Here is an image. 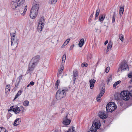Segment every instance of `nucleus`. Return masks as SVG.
Returning <instances> with one entry per match:
<instances>
[{
    "mask_svg": "<svg viewBox=\"0 0 132 132\" xmlns=\"http://www.w3.org/2000/svg\"><path fill=\"white\" fill-rule=\"evenodd\" d=\"M40 56L37 55L33 57L31 59L30 62L37 65L39 60Z\"/></svg>",
    "mask_w": 132,
    "mask_h": 132,
    "instance_id": "f8f14e48",
    "label": "nucleus"
},
{
    "mask_svg": "<svg viewBox=\"0 0 132 132\" xmlns=\"http://www.w3.org/2000/svg\"><path fill=\"white\" fill-rule=\"evenodd\" d=\"M100 13V9L98 8L96 11V13L95 14V17H97Z\"/></svg>",
    "mask_w": 132,
    "mask_h": 132,
    "instance_id": "e433bc0d",
    "label": "nucleus"
},
{
    "mask_svg": "<svg viewBox=\"0 0 132 132\" xmlns=\"http://www.w3.org/2000/svg\"><path fill=\"white\" fill-rule=\"evenodd\" d=\"M6 130L3 127H0V132H6Z\"/></svg>",
    "mask_w": 132,
    "mask_h": 132,
    "instance_id": "2f4dec72",
    "label": "nucleus"
},
{
    "mask_svg": "<svg viewBox=\"0 0 132 132\" xmlns=\"http://www.w3.org/2000/svg\"><path fill=\"white\" fill-rule=\"evenodd\" d=\"M30 85V84H29L28 85H27V87H29V86Z\"/></svg>",
    "mask_w": 132,
    "mask_h": 132,
    "instance_id": "e2e57ef3",
    "label": "nucleus"
},
{
    "mask_svg": "<svg viewBox=\"0 0 132 132\" xmlns=\"http://www.w3.org/2000/svg\"><path fill=\"white\" fill-rule=\"evenodd\" d=\"M129 82L130 84H131L132 83V79L130 80Z\"/></svg>",
    "mask_w": 132,
    "mask_h": 132,
    "instance_id": "052dcab7",
    "label": "nucleus"
},
{
    "mask_svg": "<svg viewBox=\"0 0 132 132\" xmlns=\"http://www.w3.org/2000/svg\"><path fill=\"white\" fill-rule=\"evenodd\" d=\"M105 15L104 14L100 15L99 17V19L100 21L102 23L105 18Z\"/></svg>",
    "mask_w": 132,
    "mask_h": 132,
    "instance_id": "aec40b11",
    "label": "nucleus"
},
{
    "mask_svg": "<svg viewBox=\"0 0 132 132\" xmlns=\"http://www.w3.org/2000/svg\"><path fill=\"white\" fill-rule=\"evenodd\" d=\"M39 8V6L38 4L34 3L33 4L30 14L31 18L34 19L36 17L38 14Z\"/></svg>",
    "mask_w": 132,
    "mask_h": 132,
    "instance_id": "f257e3e1",
    "label": "nucleus"
},
{
    "mask_svg": "<svg viewBox=\"0 0 132 132\" xmlns=\"http://www.w3.org/2000/svg\"><path fill=\"white\" fill-rule=\"evenodd\" d=\"M35 82L32 81H31L30 82V84L31 85V86H33Z\"/></svg>",
    "mask_w": 132,
    "mask_h": 132,
    "instance_id": "864d4df0",
    "label": "nucleus"
},
{
    "mask_svg": "<svg viewBox=\"0 0 132 132\" xmlns=\"http://www.w3.org/2000/svg\"><path fill=\"white\" fill-rule=\"evenodd\" d=\"M66 58V55L65 54H64L63 55L62 58V65L64 64L65 60Z\"/></svg>",
    "mask_w": 132,
    "mask_h": 132,
    "instance_id": "cd10ccee",
    "label": "nucleus"
},
{
    "mask_svg": "<svg viewBox=\"0 0 132 132\" xmlns=\"http://www.w3.org/2000/svg\"><path fill=\"white\" fill-rule=\"evenodd\" d=\"M98 116L101 119H105L108 117V115L104 111H100L98 113Z\"/></svg>",
    "mask_w": 132,
    "mask_h": 132,
    "instance_id": "9d476101",
    "label": "nucleus"
},
{
    "mask_svg": "<svg viewBox=\"0 0 132 132\" xmlns=\"http://www.w3.org/2000/svg\"><path fill=\"white\" fill-rule=\"evenodd\" d=\"M24 108H10L8 111H13L15 114L21 113L24 112Z\"/></svg>",
    "mask_w": 132,
    "mask_h": 132,
    "instance_id": "0eeeda50",
    "label": "nucleus"
},
{
    "mask_svg": "<svg viewBox=\"0 0 132 132\" xmlns=\"http://www.w3.org/2000/svg\"><path fill=\"white\" fill-rule=\"evenodd\" d=\"M70 39L69 38L67 39L64 42L62 46H61V48H62L64 47L67 45L70 41Z\"/></svg>",
    "mask_w": 132,
    "mask_h": 132,
    "instance_id": "bb28decb",
    "label": "nucleus"
},
{
    "mask_svg": "<svg viewBox=\"0 0 132 132\" xmlns=\"http://www.w3.org/2000/svg\"><path fill=\"white\" fill-rule=\"evenodd\" d=\"M57 0H50L48 1V4L50 5L55 4L57 2Z\"/></svg>",
    "mask_w": 132,
    "mask_h": 132,
    "instance_id": "393cba45",
    "label": "nucleus"
},
{
    "mask_svg": "<svg viewBox=\"0 0 132 132\" xmlns=\"http://www.w3.org/2000/svg\"><path fill=\"white\" fill-rule=\"evenodd\" d=\"M104 121V122H105V120Z\"/></svg>",
    "mask_w": 132,
    "mask_h": 132,
    "instance_id": "69168bd1",
    "label": "nucleus"
},
{
    "mask_svg": "<svg viewBox=\"0 0 132 132\" xmlns=\"http://www.w3.org/2000/svg\"><path fill=\"white\" fill-rule=\"evenodd\" d=\"M96 31H97V30H98V29H96Z\"/></svg>",
    "mask_w": 132,
    "mask_h": 132,
    "instance_id": "338daca9",
    "label": "nucleus"
},
{
    "mask_svg": "<svg viewBox=\"0 0 132 132\" xmlns=\"http://www.w3.org/2000/svg\"><path fill=\"white\" fill-rule=\"evenodd\" d=\"M97 101L98 102H100L101 101V98L97 97L96 98Z\"/></svg>",
    "mask_w": 132,
    "mask_h": 132,
    "instance_id": "09e8293b",
    "label": "nucleus"
},
{
    "mask_svg": "<svg viewBox=\"0 0 132 132\" xmlns=\"http://www.w3.org/2000/svg\"><path fill=\"white\" fill-rule=\"evenodd\" d=\"M93 14H92L90 16V19H92L93 17Z\"/></svg>",
    "mask_w": 132,
    "mask_h": 132,
    "instance_id": "5fc2aeb1",
    "label": "nucleus"
},
{
    "mask_svg": "<svg viewBox=\"0 0 132 132\" xmlns=\"http://www.w3.org/2000/svg\"><path fill=\"white\" fill-rule=\"evenodd\" d=\"M128 77L131 78L132 77V72H130L128 74Z\"/></svg>",
    "mask_w": 132,
    "mask_h": 132,
    "instance_id": "de8ad7c7",
    "label": "nucleus"
},
{
    "mask_svg": "<svg viewBox=\"0 0 132 132\" xmlns=\"http://www.w3.org/2000/svg\"><path fill=\"white\" fill-rule=\"evenodd\" d=\"M84 42V39L83 38L81 39L78 44L79 46L80 47H82Z\"/></svg>",
    "mask_w": 132,
    "mask_h": 132,
    "instance_id": "4be33fe9",
    "label": "nucleus"
},
{
    "mask_svg": "<svg viewBox=\"0 0 132 132\" xmlns=\"http://www.w3.org/2000/svg\"><path fill=\"white\" fill-rule=\"evenodd\" d=\"M129 69V68L126 61L124 60L121 63L118 69V72H119L120 70H121V72H122L126 70H128Z\"/></svg>",
    "mask_w": 132,
    "mask_h": 132,
    "instance_id": "7ed1b4c3",
    "label": "nucleus"
},
{
    "mask_svg": "<svg viewBox=\"0 0 132 132\" xmlns=\"http://www.w3.org/2000/svg\"><path fill=\"white\" fill-rule=\"evenodd\" d=\"M106 107H117V105L114 102H111L107 104Z\"/></svg>",
    "mask_w": 132,
    "mask_h": 132,
    "instance_id": "f3484780",
    "label": "nucleus"
},
{
    "mask_svg": "<svg viewBox=\"0 0 132 132\" xmlns=\"http://www.w3.org/2000/svg\"><path fill=\"white\" fill-rule=\"evenodd\" d=\"M110 69V67H108L105 69V71L106 73H108L109 70Z\"/></svg>",
    "mask_w": 132,
    "mask_h": 132,
    "instance_id": "49530a36",
    "label": "nucleus"
},
{
    "mask_svg": "<svg viewBox=\"0 0 132 132\" xmlns=\"http://www.w3.org/2000/svg\"><path fill=\"white\" fill-rule=\"evenodd\" d=\"M44 26V25H41L38 24V30L39 32H40L42 30V28Z\"/></svg>",
    "mask_w": 132,
    "mask_h": 132,
    "instance_id": "b1692460",
    "label": "nucleus"
},
{
    "mask_svg": "<svg viewBox=\"0 0 132 132\" xmlns=\"http://www.w3.org/2000/svg\"><path fill=\"white\" fill-rule=\"evenodd\" d=\"M128 91H123L122 92L120 95V97L125 101H127L130 98L128 94Z\"/></svg>",
    "mask_w": 132,
    "mask_h": 132,
    "instance_id": "39448f33",
    "label": "nucleus"
},
{
    "mask_svg": "<svg viewBox=\"0 0 132 132\" xmlns=\"http://www.w3.org/2000/svg\"><path fill=\"white\" fill-rule=\"evenodd\" d=\"M64 110V108H63L62 109V111H63Z\"/></svg>",
    "mask_w": 132,
    "mask_h": 132,
    "instance_id": "680f3d73",
    "label": "nucleus"
},
{
    "mask_svg": "<svg viewBox=\"0 0 132 132\" xmlns=\"http://www.w3.org/2000/svg\"><path fill=\"white\" fill-rule=\"evenodd\" d=\"M119 39L122 42L123 41V36L122 34H121L119 36Z\"/></svg>",
    "mask_w": 132,
    "mask_h": 132,
    "instance_id": "4c0bfd02",
    "label": "nucleus"
},
{
    "mask_svg": "<svg viewBox=\"0 0 132 132\" xmlns=\"http://www.w3.org/2000/svg\"><path fill=\"white\" fill-rule=\"evenodd\" d=\"M19 1L17 0L16 1H11L10 3V6L13 9H15L16 8L18 7L20 5V3H19Z\"/></svg>",
    "mask_w": 132,
    "mask_h": 132,
    "instance_id": "6e6552de",
    "label": "nucleus"
},
{
    "mask_svg": "<svg viewBox=\"0 0 132 132\" xmlns=\"http://www.w3.org/2000/svg\"><path fill=\"white\" fill-rule=\"evenodd\" d=\"M68 114H67L65 118H64V120L62 122L65 125H69L71 122V120L68 118Z\"/></svg>",
    "mask_w": 132,
    "mask_h": 132,
    "instance_id": "ddd939ff",
    "label": "nucleus"
},
{
    "mask_svg": "<svg viewBox=\"0 0 132 132\" xmlns=\"http://www.w3.org/2000/svg\"><path fill=\"white\" fill-rule=\"evenodd\" d=\"M12 114L10 113H8L7 115V118L9 119L12 116Z\"/></svg>",
    "mask_w": 132,
    "mask_h": 132,
    "instance_id": "37998d69",
    "label": "nucleus"
},
{
    "mask_svg": "<svg viewBox=\"0 0 132 132\" xmlns=\"http://www.w3.org/2000/svg\"><path fill=\"white\" fill-rule=\"evenodd\" d=\"M74 46V45L73 44V45H72L70 47V50L72 49L73 48Z\"/></svg>",
    "mask_w": 132,
    "mask_h": 132,
    "instance_id": "603ef678",
    "label": "nucleus"
},
{
    "mask_svg": "<svg viewBox=\"0 0 132 132\" xmlns=\"http://www.w3.org/2000/svg\"><path fill=\"white\" fill-rule=\"evenodd\" d=\"M27 9V5H26L24 7L22 6L19 9L18 12H19L21 15L22 16L24 15Z\"/></svg>",
    "mask_w": 132,
    "mask_h": 132,
    "instance_id": "1a4fd4ad",
    "label": "nucleus"
},
{
    "mask_svg": "<svg viewBox=\"0 0 132 132\" xmlns=\"http://www.w3.org/2000/svg\"><path fill=\"white\" fill-rule=\"evenodd\" d=\"M105 88H104L103 87H102V89L101 91H100V93L98 95L97 97H100L101 98V97H102L103 95L104 94L105 92Z\"/></svg>",
    "mask_w": 132,
    "mask_h": 132,
    "instance_id": "6ab92c4d",
    "label": "nucleus"
},
{
    "mask_svg": "<svg viewBox=\"0 0 132 132\" xmlns=\"http://www.w3.org/2000/svg\"><path fill=\"white\" fill-rule=\"evenodd\" d=\"M108 42V40H106L105 42L104 43V44L105 45H106V44H107Z\"/></svg>",
    "mask_w": 132,
    "mask_h": 132,
    "instance_id": "4d7b16f0",
    "label": "nucleus"
},
{
    "mask_svg": "<svg viewBox=\"0 0 132 132\" xmlns=\"http://www.w3.org/2000/svg\"><path fill=\"white\" fill-rule=\"evenodd\" d=\"M106 111L108 112H112L113 111L115 110L117 108H113L114 109H113V108H112L111 109V108H105Z\"/></svg>",
    "mask_w": 132,
    "mask_h": 132,
    "instance_id": "5701e85b",
    "label": "nucleus"
},
{
    "mask_svg": "<svg viewBox=\"0 0 132 132\" xmlns=\"http://www.w3.org/2000/svg\"><path fill=\"white\" fill-rule=\"evenodd\" d=\"M100 123L99 122L96 121L94 122L91 127L92 129L88 132H95L100 127Z\"/></svg>",
    "mask_w": 132,
    "mask_h": 132,
    "instance_id": "20e7f679",
    "label": "nucleus"
},
{
    "mask_svg": "<svg viewBox=\"0 0 132 132\" xmlns=\"http://www.w3.org/2000/svg\"><path fill=\"white\" fill-rule=\"evenodd\" d=\"M29 104V102L28 101H25L23 102V105L25 106H28Z\"/></svg>",
    "mask_w": 132,
    "mask_h": 132,
    "instance_id": "72a5a7b5",
    "label": "nucleus"
},
{
    "mask_svg": "<svg viewBox=\"0 0 132 132\" xmlns=\"http://www.w3.org/2000/svg\"><path fill=\"white\" fill-rule=\"evenodd\" d=\"M18 1H19V3H20V6L23 4L25 0H17Z\"/></svg>",
    "mask_w": 132,
    "mask_h": 132,
    "instance_id": "58836bf2",
    "label": "nucleus"
},
{
    "mask_svg": "<svg viewBox=\"0 0 132 132\" xmlns=\"http://www.w3.org/2000/svg\"><path fill=\"white\" fill-rule=\"evenodd\" d=\"M63 67H61V69L60 70H62V71H63Z\"/></svg>",
    "mask_w": 132,
    "mask_h": 132,
    "instance_id": "bf43d9fd",
    "label": "nucleus"
},
{
    "mask_svg": "<svg viewBox=\"0 0 132 132\" xmlns=\"http://www.w3.org/2000/svg\"><path fill=\"white\" fill-rule=\"evenodd\" d=\"M19 83V82H17V81H16L15 82L16 84L15 85V86L17 87L18 86Z\"/></svg>",
    "mask_w": 132,
    "mask_h": 132,
    "instance_id": "3c124183",
    "label": "nucleus"
},
{
    "mask_svg": "<svg viewBox=\"0 0 132 132\" xmlns=\"http://www.w3.org/2000/svg\"><path fill=\"white\" fill-rule=\"evenodd\" d=\"M121 82V81H118L115 83L113 85V87L114 88V87H116V86L117 85L120 84Z\"/></svg>",
    "mask_w": 132,
    "mask_h": 132,
    "instance_id": "f704fd0d",
    "label": "nucleus"
},
{
    "mask_svg": "<svg viewBox=\"0 0 132 132\" xmlns=\"http://www.w3.org/2000/svg\"><path fill=\"white\" fill-rule=\"evenodd\" d=\"M92 58V56L91 54H89L87 56V59L88 60L91 59Z\"/></svg>",
    "mask_w": 132,
    "mask_h": 132,
    "instance_id": "a18cd8bd",
    "label": "nucleus"
},
{
    "mask_svg": "<svg viewBox=\"0 0 132 132\" xmlns=\"http://www.w3.org/2000/svg\"><path fill=\"white\" fill-rule=\"evenodd\" d=\"M124 5H121L120 7L119 10V14L120 16L122 15L124 11Z\"/></svg>",
    "mask_w": 132,
    "mask_h": 132,
    "instance_id": "a211bd4d",
    "label": "nucleus"
},
{
    "mask_svg": "<svg viewBox=\"0 0 132 132\" xmlns=\"http://www.w3.org/2000/svg\"><path fill=\"white\" fill-rule=\"evenodd\" d=\"M64 132H67L66 131H65Z\"/></svg>",
    "mask_w": 132,
    "mask_h": 132,
    "instance_id": "774afa93",
    "label": "nucleus"
},
{
    "mask_svg": "<svg viewBox=\"0 0 132 132\" xmlns=\"http://www.w3.org/2000/svg\"><path fill=\"white\" fill-rule=\"evenodd\" d=\"M36 65V64L30 62L28 66V68L27 72V73H30L33 71Z\"/></svg>",
    "mask_w": 132,
    "mask_h": 132,
    "instance_id": "9b49d317",
    "label": "nucleus"
},
{
    "mask_svg": "<svg viewBox=\"0 0 132 132\" xmlns=\"http://www.w3.org/2000/svg\"><path fill=\"white\" fill-rule=\"evenodd\" d=\"M90 89H92L94 86V84L96 82V80L94 79H92L89 80Z\"/></svg>",
    "mask_w": 132,
    "mask_h": 132,
    "instance_id": "2eb2a0df",
    "label": "nucleus"
},
{
    "mask_svg": "<svg viewBox=\"0 0 132 132\" xmlns=\"http://www.w3.org/2000/svg\"><path fill=\"white\" fill-rule=\"evenodd\" d=\"M78 73L77 70H75L73 71V83L74 84L75 83V81L76 79H77V77H78Z\"/></svg>",
    "mask_w": 132,
    "mask_h": 132,
    "instance_id": "4468645a",
    "label": "nucleus"
},
{
    "mask_svg": "<svg viewBox=\"0 0 132 132\" xmlns=\"http://www.w3.org/2000/svg\"><path fill=\"white\" fill-rule=\"evenodd\" d=\"M44 21L45 20L43 17H41L39 20L38 24L41 25H44L43 24V23Z\"/></svg>",
    "mask_w": 132,
    "mask_h": 132,
    "instance_id": "a878e982",
    "label": "nucleus"
},
{
    "mask_svg": "<svg viewBox=\"0 0 132 132\" xmlns=\"http://www.w3.org/2000/svg\"><path fill=\"white\" fill-rule=\"evenodd\" d=\"M112 75H111L108 79L107 81V84L108 85H109V82L110 81H112Z\"/></svg>",
    "mask_w": 132,
    "mask_h": 132,
    "instance_id": "7c9ffc66",
    "label": "nucleus"
},
{
    "mask_svg": "<svg viewBox=\"0 0 132 132\" xmlns=\"http://www.w3.org/2000/svg\"><path fill=\"white\" fill-rule=\"evenodd\" d=\"M128 94L130 96V98L132 99V90H130Z\"/></svg>",
    "mask_w": 132,
    "mask_h": 132,
    "instance_id": "a19ab883",
    "label": "nucleus"
},
{
    "mask_svg": "<svg viewBox=\"0 0 132 132\" xmlns=\"http://www.w3.org/2000/svg\"><path fill=\"white\" fill-rule=\"evenodd\" d=\"M116 16L115 12L113 13V16L112 18V21L113 23H114L115 22V19Z\"/></svg>",
    "mask_w": 132,
    "mask_h": 132,
    "instance_id": "c85d7f7f",
    "label": "nucleus"
},
{
    "mask_svg": "<svg viewBox=\"0 0 132 132\" xmlns=\"http://www.w3.org/2000/svg\"><path fill=\"white\" fill-rule=\"evenodd\" d=\"M19 96L18 95H17L16 94V95L15 96V98L14 99V100H15Z\"/></svg>",
    "mask_w": 132,
    "mask_h": 132,
    "instance_id": "6e6d98bb",
    "label": "nucleus"
},
{
    "mask_svg": "<svg viewBox=\"0 0 132 132\" xmlns=\"http://www.w3.org/2000/svg\"><path fill=\"white\" fill-rule=\"evenodd\" d=\"M10 86L9 85H7L6 86V89H5V92L6 93V92H8V90L9 91H10V89H9V88L10 87Z\"/></svg>",
    "mask_w": 132,
    "mask_h": 132,
    "instance_id": "c9c22d12",
    "label": "nucleus"
},
{
    "mask_svg": "<svg viewBox=\"0 0 132 132\" xmlns=\"http://www.w3.org/2000/svg\"><path fill=\"white\" fill-rule=\"evenodd\" d=\"M11 36V45L12 46L15 44L17 46L18 44V40L17 39L14 38L15 34L14 33H10Z\"/></svg>",
    "mask_w": 132,
    "mask_h": 132,
    "instance_id": "423d86ee",
    "label": "nucleus"
},
{
    "mask_svg": "<svg viewBox=\"0 0 132 132\" xmlns=\"http://www.w3.org/2000/svg\"><path fill=\"white\" fill-rule=\"evenodd\" d=\"M84 65L86 67L87 66V63H85L84 64Z\"/></svg>",
    "mask_w": 132,
    "mask_h": 132,
    "instance_id": "13d9d810",
    "label": "nucleus"
},
{
    "mask_svg": "<svg viewBox=\"0 0 132 132\" xmlns=\"http://www.w3.org/2000/svg\"><path fill=\"white\" fill-rule=\"evenodd\" d=\"M56 100L55 98L53 99L51 102V104L52 105L54 104L56 102Z\"/></svg>",
    "mask_w": 132,
    "mask_h": 132,
    "instance_id": "ea45409f",
    "label": "nucleus"
},
{
    "mask_svg": "<svg viewBox=\"0 0 132 132\" xmlns=\"http://www.w3.org/2000/svg\"><path fill=\"white\" fill-rule=\"evenodd\" d=\"M75 127L72 126L71 128H69V129L68 130L66 131L67 132H74L75 131L74 130Z\"/></svg>",
    "mask_w": 132,
    "mask_h": 132,
    "instance_id": "c756f323",
    "label": "nucleus"
},
{
    "mask_svg": "<svg viewBox=\"0 0 132 132\" xmlns=\"http://www.w3.org/2000/svg\"><path fill=\"white\" fill-rule=\"evenodd\" d=\"M62 70H60L59 71V72L57 73V76L58 77H60V76H61V74L62 72Z\"/></svg>",
    "mask_w": 132,
    "mask_h": 132,
    "instance_id": "79ce46f5",
    "label": "nucleus"
},
{
    "mask_svg": "<svg viewBox=\"0 0 132 132\" xmlns=\"http://www.w3.org/2000/svg\"><path fill=\"white\" fill-rule=\"evenodd\" d=\"M60 81L59 80H57V81L56 82V83H55V86H56V88L57 89L58 88V86L59 85V84L60 83Z\"/></svg>",
    "mask_w": 132,
    "mask_h": 132,
    "instance_id": "473e14b6",
    "label": "nucleus"
},
{
    "mask_svg": "<svg viewBox=\"0 0 132 132\" xmlns=\"http://www.w3.org/2000/svg\"><path fill=\"white\" fill-rule=\"evenodd\" d=\"M21 93H22V91L20 90H19L18 91V93H17V94H16L19 96L21 95Z\"/></svg>",
    "mask_w": 132,
    "mask_h": 132,
    "instance_id": "8fccbe9b",
    "label": "nucleus"
},
{
    "mask_svg": "<svg viewBox=\"0 0 132 132\" xmlns=\"http://www.w3.org/2000/svg\"><path fill=\"white\" fill-rule=\"evenodd\" d=\"M68 91V90L66 88L64 89H60L58 90L56 94V99L59 100L64 97L66 96L67 92Z\"/></svg>",
    "mask_w": 132,
    "mask_h": 132,
    "instance_id": "f03ea898",
    "label": "nucleus"
},
{
    "mask_svg": "<svg viewBox=\"0 0 132 132\" xmlns=\"http://www.w3.org/2000/svg\"><path fill=\"white\" fill-rule=\"evenodd\" d=\"M21 118H17L14 121L13 125L14 126H17L19 125L21 121Z\"/></svg>",
    "mask_w": 132,
    "mask_h": 132,
    "instance_id": "dca6fc26",
    "label": "nucleus"
},
{
    "mask_svg": "<svg viewBox=\"0 0 132 132\" xmlns=\"http://www.w3.org/2000/svg\"><path fill=\"white\" fill-rule=\"evenodd\" d=\"M23 75H22L21 76H20L18 78V79H19V81L18 82H20V81H21L22 79V77L23 76Z\"/></svg>",
    "mask_w": 132,
    "mask_h": 132,
    "instance_id": "c03bdc74",
    "label": "nucleus"
},
{
    "mask_svg": "<svg viewBox=\"0 0 132 132\" xmlns=\"http://www.w3.org/2000/svg\"><path fill=\"white\" fill-rule=\"evenodd\" d=\"M112 44L111 42H109L107 47L106 52H108L110 51L111 49L112 48Z\"/></svg>",
    "mask_w": 132,
    "mask_h": 132,
    "instance_id": "412c9836",
    "label": "nucleus"
},
{
    "mask_svg": "<svg viewBox=\"0 0 132 132\" xmlns=\"http://www.w3.org/2000/svg\"><path fill=\"white\" fill-rule=\"evenodd\" d=\"M12 107V108H13V107H14V106H12L11 107Z\"/></svg>",
    "mask_w": 132,
    "mask_h": 132,
    "instance_id": "0e129e2a",
    "label": "nucleus"
}]
</instances>
